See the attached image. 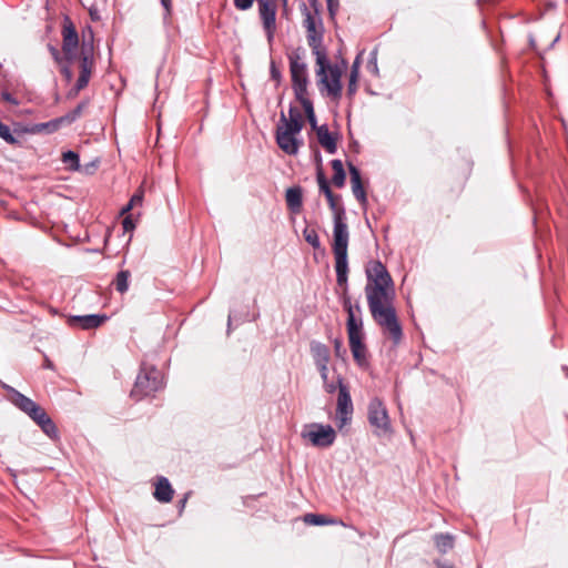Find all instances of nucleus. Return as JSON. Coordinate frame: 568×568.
I'll return each mask as SVG.
<instances>
[{"instance_id": "22", "label": "nucleus", "mask_w": 568, "mask_h": 568, "mask_svg": "<svg viewBox=\"0 0 568 568\" xmlns=\"http://www.w3.org/2000/svg\"><path fill=\"white\" fill-rule=\"evenodd\" d=\"M303 125H304V122H297L296 120L291 121L282 112L276 132L287 133L291 135H297L302 131Z\"/></svg>"}, {"instance_id": "27", "label": "nucleus", "mask_w": 568, "mask_h": 568, "mask_svg": "<svg viewBox=\"0 0 568 568\" xmlns=\"http://www.w3.org/2000/svg\"><path fill=\"white\" fill-rule=\"evenodd\" d=\"M316 180L318 183L320 191L324 193L326 200H331L333 191L329 187L328 181L323 172L322 164H321V156L318 155V165H317V172H316Z\"/></svg>"}, {"instance_id": "31", "label": "nucleus", "mask_w": 568, "mask_h": 568, "mask_svg": "<svg viewBox=\"0 0 568 568\" xmlns=\"http://www.w3.org/2000/svg\"><path fill=\"white\" fill-rule=\"evenodd\" d=\"M303 235L305 241L313 247V248H320L321 242L317 232L314 229L306 227L303 231Z\"/></svg>"}, {"instance_id": "20", "label": "nucleus", "mask_w": 568, "mask_h": 568, "mask_svg": "<svg viewBox=\"0 0 568 568\" xmlns=\"http://www.w3.org/2000/svg\"><path fill=\"white\" fill-rule=\"evenodd\" d=\"M286 204L291 212L300 213L303 206V193L300 186H293L286 190Z\"/></svg>"}, {"instance_id": "56", "label": "nucleus", "mask_w": 568, "mask_h": 568, "mask_svg": "<svg viewBox=\"0 0 568 568\" xmlns=\"http://www.w3.org/2000/svg\"><path fill=\"white\" fill-rule=\"evenodd\" d=\"M187 496H189V494H187V495H185V496H184V498H183L182 500H180L181 509H183V508H184L185 503H186V500H187Z\"/></svg>"}, {"instance_id": "51", "label": "nucleus", "mask_w": 568, "mask_h": 568, "mask_svg": "<svg viewBox=\"0 0 568 568\" xmlns=\"http://www.w3.org/2000/svg\"><path fill=\"white\" fill-rule=\"evenodd\" d=\"M307 120H308V122H310V124H311L312 129H313V130H315V131H317V129H318L320 126L317 125V121H316V116H315V114H314V115H311V116H307Z\"/></svg>"}, {"instance_id": "4", "label": "nucleus", "mask_w": 568, "mask_h": 568, "mask_svg": "<svg viewBox=\"0 0 568 568\" xmlns=\"http://www.w3.org/2000/svg\"><path fill=\"white\" fill-rule=\"evenodd\" d=\"M290 62V72L292 80V89L294 91L295 97H301L303 94H307L308 90V74H307V65L303 61L304 59V50L301 48L295 49L288 55Z\"/></svg>"}, {"instance_id": "42", "label": "nucleus", "mask_w": 568, "mask_h": 568, "mask_svg": "<svg viewBox=\"0 0 568 568\" xmlns=\"http://www.w3.org/2000/svg\"><path fill=\"white\" fill-rule=\"evenodd\" d=\"M288 120L293 121L296 120L297 122H303V118L301 112L297 110V108L291 105L288 109Z\"/></svg>"}, {"instance_id": "53", "label": "nucleus", "mask_w": 568, "mask_h": 568, "mask_svg": "<svg viewBox=\"0 0 568 568\" xmlns=\"http://www.w3.org/2000/svg\"><path fill=\"white\" fill-rule=\"evenodd\" d=\"M133 209V206L128 203L122 210H121V214H125L128 213L129 211H131Z\"/></svg>"}, {"instance_id": "54", "label": "nucleus", "mask_w": 568, "mask_h": 568, "mask_svg": "<svg viewBox=\"0 0 568 568\" xmlns=\"http://www.w3.org/2000/svg\"><path fill=\"white\" fill-rule=\"evenodd\" d=\"M44 367L49 368V369L53 368V364H52V362L49 358H45Z\"/></svg>"}, {"instance_id": "44", "label": "nucleus", "mask_w": 568, "mask_h": 568, "mask_svg": "<svg viewBox=\"0 0 568 568\" xmlns=\"http://www.w3.org/2000/svg\"><path fill=\"white\" fill-rule=\"evenodd\" d=\"M122 226H123L124 232H131L134 230L135 224H134L131 215H128L123 219Z\"/></svg>"}, {"instance_id": "55", "label": "nucleus", "mask_w": 568, "mask_h": 568, "mask_svg": "<svg viewBox=\"0 0 568 568\" xmlns=\"http://www.w3.org/2000/svg\"><path fill=\"white\" fill-rule=\"evenodd\" d=\"M51 418L49 417V415H45V417L38 423V425L41 427L42 425H44L47 422H49Z\"/></svg>"}, {"instance_id": "14", "label": "nucleus", "mask_w": 568, "mask_h": 568, "mask_svg": "<svg viewBox=\"0 0 568 568\" xmlns=\"http://www.w3.org/2000/svg\"><path fill=\"white\" fill-rule=\"evenodd\" d=\"M105 315L90 314V315H75L68 318V324L71 327H80L82 329H92L101 326L106 321Z\"/></svg>"}, {"instance_id": "10", "label": "nucleus", "mask_w": 568, "mask_h": 568, "mask_svg": "<svg viewBox=\"0 0 568 568\" xmlns=\"http://www.w3.org/2000/svg\"><path fill=\"white\" fill-rule=\"evenodd\" d=\"M92 49V45H89V48H87L85 43L83 42L80 54V74L74 88L70 92V95H77L81 90H83L88 85L90 81L92 71L94 69Z\"/></svg>"}, {"instance_id": "50", "label": "nucleus", "mask_w": 568, "mask_h": 568, "mask_svg": "<svg viewBox=\"0 0 568 568\" xmlns=\"http://www.w3.org/2000/svg\"><path fill=\"white\" fill-rule=\"evenodd\" d=\"M61 73L65 77V79L69 81L72 78V71L69 65H63L61 68Z\"/></svg>"}, {"instance_id": "23", "label": "nucleus", "mask_w": 568, "mask_h": 568, "mask_svg": "<svg viewBox=\"0 0 568 568\" xmlns=\"http://www.w3.org/2000/svg\"><path fill=\"white\" fill-rule=\"evenodd\" d=\"M311 351L315 361L316 366L328 365L329 351L326 345L321 343H313Z\"/></svg>"}, {"instance_id": "28", "label": "nucleus", "mask_w": 568, "mask_h": 568, "mask_svg": "<svg viewBox=\"0 0 568 568\" xmlns=\"http://www.w3.org/2000/svg\"><path fill=\"white\" fill-rule=\"evenodd\" d=\"M435 545L439 552L445 554L454 547V538L448 534L436 535Z\"/></svg>"}, {"instance_id": "32", "label": "nucleus", "mask_w": 568, "mask_h": 568, "mask_svg": "<svg viewBox=\"0 0 568 568\" xmlns=\"http://www.w3.org/2000/svg\"><path fill=\"white\" fill-rule=\"evenodd\" d=\"M0 138L3 139L8 144H19L18 139L11 133L10 128L0 121Z\"/></svg>"}, {"instance_id": "18", "label": "nucleus", "mask_w": 568, "mask_h": 568, "mask_svg": "<svg viewBox=\"0 0 568 568\" xmlns=\"http://www.w3.org/2000/svg\"><path fill=\"white\" fill-rule=\"evenodd\" d=\"M318 143L325 149V151L329 154H334L337 151V138L334 136L329 131L327 125H321L316 131Z\"/></svg>"}, {"instance_id": "12", "label": "nucleus", "mask_w": 568, "mask_h": 568, "mask_svg": "<svg viewBox=\"0 0 568 568\" xmlns=\"http://www.w3.org/2000/svg\"><path fill=\"white\" fill-rule=\"evenodd\" d=\"M79 47V34L78 31L71 21L70 17L65 16L63 18L62 26V51L64 55V60L68 63H71L75 58V51Z\"/></svg>"}, {"instance_id": "45", "label": "nucleus", "mask_w": 568, "mask_h": 568, "mask_svg": "<svg viewBox=\"0 0 568 568\" xmlns=\"http://www.w3.org/2000/svg\"><path fill=\"white\" fill-rule=\"evenodd\" d=\"M327 2V10L329 12V16L333 18L338 9V0H326Z\"/></svg>"}, {"instance_id": "35", "label": "nucleus", "mask_w": 568, "mask_h": 568, "mask_svg": "<svg viewBox=\"0 0 568 568\" xmlns=\"http://www.w3.org/2000/svg\"><path fill=\"white\" fill-rule=\"evenodd\" d=\"M28 415L38 424L48 414L40 405L36 404L34 407L32 408V410L30 412V414H28Z\"/></svg>"}, {"instance_id": "40", "label": "nucleus", "mask_w": 568, "mask_h": 568, "mask_svg": "<svg viewBox=\"0 0 568 568\" xmlns=\"http://www.w3.org/2000/svg\"><path fill=\"white\" fill-rule=\"evenodd\" d=\"M48 50L51 54V57L53 58V60L61 64L62 60L64 59V55L62 57L60 51L58 50L57 47L52 45V44H48Z\"/></svg>"}, {"instance_id": "36", "label": "nucleus", "mask_w": 568, "mask_h": 568, "mask_svg": "<svg viewBox=\"0 0 568 568\" xmlns=\"http://www.w3.org/2000/svg\"><path fill=\"white\" fill-rule=\"evenodd\" d=\"M28 415L38 424L48 414L40 405L36 404L34 407L32 408V410L30 412V414H28Z\"/></svg>"}, {"instance_id": "43", "label": "nucleus", "mask_w": 568, "mask_h": 568, "mask_svg": "<svg viewBox=\"0 0 568 568\" xmlns=\"http://www.w3.org/2000/svg\"><path fill=\"white\" fill-rule=\"evenodd\" d=\"M270 71H271V78L273 80L280 82L282 74H281L280 69L276 67V63L274 60L271 61Z\"/></svg>"}, {"instance_id": "26", "label": "nucleus", "mask_w": 568, "mask_h": 568, "mask_svg": "<svg viewBox=\"0 0 568 568\" xmlns=\"http://www.w3.org/2000/svg\"><path fill=\"white\" fill-rule=\"evenodd\" d=\"M359 55L356 57L351 68L349 80L347 85L348 97H353L357 91V81L359 77Z\"/></svg>"}, {"instance_id": "49", "label": "nucleus", "mask_w": 568, "mask_h": 568, "mask_svg": "<svg viewBox=\"0 0 568 568\" xmlns=\"http://www.w3.org/2000/svg\"><path fill=\"white\" fill-rule=\"evenodd\" d=\"M308 4L312 11L320 13L321 3L318 2V0H308Z\"/></svg>"}, {"instance_id": "5", "label": "nucleus", "mask_w": 568, "mask_h": 568, "mask_svg": "<svg viewBox=\"0 0 568 568\" xmlns=\"http://www.w3.org/2000/svg\"><path fill=\"white\" fill-rule=\"evenodd\" d=\"M162 387V375L154 367L143 366L136 376L134 386L131 390V397L141 400L146 396L153 395Z\"/></svg>"}, {"instance_id": "46", "label": "nucleus", "mask_w": 568, "mask_h": 568, "mask_svg": "<svg viewBox=\"0 0 568 568\" xmlns=\"http://www.w3.org/2000/svg\"><path fill=\"white\" fill-rule=\"evenodd\" d=\"M1 98L3 101L12 104V105H18L19 104V101L17 98H14L11 93H9L8 91H3L1 93Z\"/></svg>"}, {"instance_id": "19", "label": "nucleus", "mask_w": 568, "mask_h": 568, "mask_svg": "<svg viewBox=\"0 0 568 568\" xmlns=\"http://www.w3.org/2000/svg\"><path fill=\"white\" fill-rule=\"evenodd\" d=\"M174 490L166 477H159L153 493L154 498L160 503H170Z\"/></svg>"}, {"instance_id": "52", "label": "nucleus", "mask_w": 568, "mask_h": 568, "mask_svg": "<svg viewBox=\"0 0 568 568\" xmlns=\"http://www.w3.org/2000/svg\"><path fill=\"white\" fill-rule=\"evenodd\" d=\"M435 565H436V568H455L454 566L452 565H447V564H443L440 561H435Z\"/></svg>"}, {"instance_id": "11", "label": "nucleus", "mask_w": 568, "mask_h": 568, "mask_svg": "<svg viewBox=\"0 0 568 568\" xmlns=\"http://www.w3.org/2000/svg\"><path fill=\"white\" fill-rule=\"evenodd\" d=\"M327 202L334 214L333 242H337L338 239L342 242L348 241L349 233L345 222V209L341 204V196L332 194L331 200H327Z\"/></svg>"}, {"instance_id": "16", "label": "nucleus", "mask_w": 568, "mask_h": 568, "mask_svg": "<svg viewBox=\"0 0 568 568\" xmlns=\"http://www.w3.org/2000/svg\"><path fill=\"white\" fill-rule=\"evenodd\" d=\"M275 138L278 148L288 155H295L302 144V141H298L296 135L287 133L276 132Z\"/></svg>"}, {"instance_id": "33", "label": "nucleus", "mask_w": 568, "mask_h": 568, "mask_svg": "<svg viewBox=\"0 0 568 568\" xmlns=\"http://www.w3.org/2000/svg\"><path fill=\"white\" fill-rule=\"evenodd\" d=\"M304 521L308 525L316 526H322L332 523V520H328L325 516L316 514H306L304 516Z\"/></svg>"}, {"instance_id": "8", "label": "nucleus", "mask_w": 568, "mask_h": 568, "mask_svg": "<svg viewBox=\"0 0 568 568\" xmlns=\"http://www.w3.org/2000/svg\"><path fill=\"white\" fill-rule=\"evenodd\" d=\"M302 436L316 447H329L335 442L336 433L331 425L314 423L304 427Z\"/></svg>"}, {"instance_id": "9", "label": "nucleus", "mask_w": 568, "mask_h": 568, "mask_svg": "<svg viewBox=\"0 0 568 568\" xmlns=\"http://www.w3.org/2000/svg\"><path fill=\"white\" fill-rule=\"evenodd\" d=\"M353 403L349 394V389L347 385L343 383V378L338 376V396H337V405H336V419L337 426L342 429L345 425H347L353 415Z\"/></svg>"}, {"instance_id": "6", "label": "nucleus", "mask_w": 568, "mask_h": 568, "mask_svg": "<svg viewBox=\"0 0 568 568\" xmlns=\"http://www.w3.org/2000/svg\"><path fill=\"white\" fill-rule=\"evenodd\" d=\"M347 333H348V342L349 348L353 354L354 361L358 364V366L363 367L367 365V348L363 343L362 336V320L356 318L355 314H349L347 316Z\"/></svg>"}, {"instance_id": "3", "label": "nucleus", "mask_w": 568, "mask_h": 568, "mask_svg": "<svg viewBox=\"0 0 568 568\" xmlns=\"http://www.w3.org/2000/svg\"><path fill=\"white\" fill-rule=\"evenodd\" d=\"M347 247L348 241L342 242L339 239L337 242H333V253L335 257V271H336V282L337 285L342 287L343 295L342 302L343 307L349 314L362 313L361 305L356 303L352 304L351 297L348 295V263H347Z\"/></svg>"}, {"instance_id": "25", "label": "nucleus", "mask_w": 568, "mask_h": 568, "mask_svg": "<svg viewBox=\"0 0 568 568\" xmlns=\"http://www.w3.org/2000/svg\"><path fill=\"white\" fill-rule=\"evenodd\" d=\"M301 12L304 17L303 26L304 28L314 27L317 24H322V19L320 17V13H316L315 11H312L306 3L301 4Z\"/></svg>"}, {"instance_id": "1", "label": "nucleus", "mask_w": 568, "mask_h": 568, "mask_svg": "<svg viewBox=\"0 0 568 568\" xmlns=\"http://www.w3.org/2000/svg\"><path fill=\"white\" fill-rule=\"evenodd\" d=\"M365 294L373 320L389 334L394 344L403 337V329L394 306V282L381 261H369L365 268Z\"/></svg>"}, {"instance_id": "7", "label": "nucleus", "mask_w": 568, "mask_h": 568, "mask_svg": "<svg viewBox=\"0 0 568 568\" xmlns=\"http://www.w3.org/2000/svg\"><path fill=\"white\" fill-rule=\"evenodd\" d=\"M367 418L371 426L374 427L375 435L382 436L390 432V419L385 405L379 398L374 397L371 399L367 408Z\"/></svg>"}, {"instance_id": "38", "label": "nucleus", "mask_w": 568, "mask_h": 568, "mask_svg": "<svg viewBox=\"0 0 568 568\" xmlns=\"http://www.w3.org/2000/svg\"><path fill=\"white\" fill-rule=\"evenodd\" d=\"M334 352L337 357H344L346 355V349L343 345V341L339 338L334 339Z\"/></svg>"}, {"instance_id": "41", "label": "nucleus", "mask_w": 568, "mask_h": 568, "mask_svg": "<svg viewBox=\"0 0 568 568\" xmlns=\"http://www.w3.org/2000/svg\"><path fill=\"white\" fill-rule=\"evenodd\" d=\"M253 2L254 0H234V6L236 9L245 11L253 6Z\"/></svg>"}, {"instance_id": "21", "label": "nucleus", "mask_w": 568, "mask_h": 568, "mask_svg": "<svg viewBox=\"0 0 568 568\" xmlns=\"http://www.w3.org/2000/svg\"><path fill=\"white\" fill-rule=\"evenodd\" d=\"M85 106H87V102H81L65 115H63L52 122L43 123V124H41V128H48V126L52 125L55 129L59 124H62V123L70 124L72 122H74L78 118H80V115L82 114V111Z\"/></svg>"}, {"instance_id": "29", "label": "nucleus", "mask_w": 568, "mask_h": 568, "mask_svg": "<svg viewBox=\"0 0 568 568\" xmlns=\"http://www.w3.org/2000/svg\"><path fill=\"white\" fill-rule=\"evenodd\" d=\"M131 274H130V271L128 270H124V271H120L114 281H113V284L115 286V290L123 294L128 291L129 288V278H130Z\"/></svg>"}, {"instance_id": "34", "label": "nucleus", "mask_w": 568, "mask_h": 568, "mask_svg": "<svg viewBox=\"0 0 568 568\" xmlns=\"http://www.w3.org/2000/svg\"><path fill=\"white\" fill-rule=\"evenodd\" d=\"M295 99L301 103V105L303 106L304 111H305V114H306V118L307 116H311V115H314L315 112H314V106H313V102L311 101V99L308 98V93L307 94H303L301 97H295Z\"/></svg>"}, {"instance_id": "57", "label": "nucleus", "mask_w": 568, "mask_h": 568, "mask_svg": "<svg viewBox=\"0 0 568 568\" xmlns=\"http://www.w3.org/2000/svg\"><path fill=\"white\" fill-rule=\"evenodd\" d=\"M162 4H163L166 9H169V1H168V0H162Z\"/></svg>"}, {"instance_id": "30", "label": "nucleus", "mask_w": 568, "mask_h": 568, "mask_svg": "<svg viewBox=\"0 0 568 568\" xmlns=\"http://www.w3.org/2000/svg\"><path fill=\"white\" fill-rule=\"evenodd\" d=\"M62 162L68 166L71 171L80 170V160L79 154L74 151H67L62 154Z\"/></svg>"}, {"instance_id": "2", "label": "nucleus", "mask_w": 568, "mask_h": 568, "mask_svg": "<svg viewBox=\"0 0 568 568\" xmlns=\"http://www.w3.org/2000/svg\"><path fill=\"white\" fill-rule=\"evenodd\" d=\"M324 28L323 23L306 28L307 44L315 55L318 77L320 91H326L327 95L334 100H339L342 97V71L336 64H331L327 59L326 49L323 45Z\"/></svg>"}, {"instance_id": "48", "label": "nucleus", "mask_w": 568, "mask_h": 568, "mask_svg": "<svg viewBox=\"0 0 568 568\" xmlns=\"http://www.w3.org/2000/svg\"><path fill=\"white\" fill-rule=\"evenodd\" d=\"M317 368L320 371V374H321V377H322L323 382H326L327 381V375H328L327 365H320V366H317Z\"/></svg>"}, {"instance_id": "13", "label": "nucleus", "mask_w": 568, "mask_h": 568, "mask_svg": "<svg viewBox=\"0 0 568 568\" xmlns=\"http://www.w3.org/2000/svg\"><path fill=\"white\" fill-rule=\"evenodd\" d=\"M258 13L263 22L268 42L273 41L276 30V6L275 0H257Z\"/></svg>"}, {"instance_id": "15", "label": "nucleus", "mask_w": 568, "mask_h": 568, "mask_svg": "<svg viewBox=\"0 0 568 568\" xmlns=\"http://www.w3.org/2000/svg\"><path fill=\"white\" fill-rule=\"evenodd\" d=\"M348 170H349V175H351V184H352L353 194H354L355 199L363 206H365L367 204V196H366V192L363 186L361 172L352 163H348Z\"/></svg>"}, {"instance_id": "59", "label": "nucleus", "mask_w": 568, "mask_h": 568, "mask_svg": "<svg viewBox=\"0 0 568 568\" xmlns=\"http://www.w3.org/2000/svg\"><path fill=\"white\" fill-rule=\"evenodd\" d=\"M232 316L229 315V325L231 324Z\"/></svg>"}, {"instance_id": "17", "label": "nucleus", "mask_w": 568, "mask_h": 568, "mask_svg": "<svg viewBox=\"0 0 568 568\" xmlns=\"http://www.w3.org/2000/svg\"><path fill=\"white\" fill-rule=\"evenodd\" d=\"M2 387L8 390V393L10 394V400L17 407H19L26 414H30V412L37 404L36 402H33L31 398L24 396L23 394H21L20 392H18L17 389L7 384H2Z\"/></svg>"}, {"instance_id": "37", "label": "nucleus", "mask_w": 568, "mask_h": 568, "mask_svg": "<svg viewBox=\"0 0 568 568\" xmlns=\"http://www.w3.org/2000/svg\"><path fill=\"white\" fill-rule=\"evenodd\" d=\"M41 429L44 434H47L50 438L54 439L58 438V429L55 424L50 419L44 425L41 426Z\"/></svg>"}, {"instance_id": "58", "label": "nucleus", "mask_w": 568, "mask_h": 568, "mask_svg": "<svg viewBox=\"0 0 568 568\" xmlns=\"http://www.w3.org/2000/svg\"><path fill=\"white\" fill-rule=\"evenodd\" d=\"M282 3H283V7L286 8L287 7V0H282Z\"/></svg>"}, {"instance_id": "24", "label": "nucleus", "mask_w": 568, "mask_h": 568, "mask_svg": "<svg viewBox=\"0 0 568 568\" xmlns=\"http://www.w3.org/2000/svg\"><path fill=\"white\" fill-rule=\"evenodd\" d=\"M331 165L334 171L332 183L336 187H343L345 185L346 173L342 161L338 159L332 160Z\"/></svg>"}, {"instance_id": "47", "label": "nucleus", "mask_w": 568, "mask_h": 568, "mask_svg": "<svg viewBox=\"0 0 568 568\" xmlns=\"http://www.w3.org/2000/svg\"><path fill=\"white\" fill-rule=\"evenodd\" d=\"M324 388L327 393L332 394L334 393L336 389H338V382L335 384L334 382H324Z\"/></svg>"}, {"instance_id": "39", "label": "nucleus", "mask_w": 568, "mask_h": 568, "mask_svg": "<svg viewBox=\"0 0 568 568\" xmlns=\"http://www.w3.org/2000/svg\"><path fill=\"white\" fill-rule=\"evenodd\" d=\"M143 202V190L142 189H139L133 195L132 197L130 199L129 203L135 207V206H139L141 205Z\"/></svg>"}]
</instances>
